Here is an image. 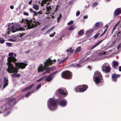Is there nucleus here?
I'll return each mask as SVG.
<instances>
[{"label":"nucleus","mask_w":121,"mask_h":121,"mask_svg":"<svg viewBox=\"0 0 121 121\" xmlns=\"http://www.w3.org/2000/svg\"><path fill=\"white\" fill-rule=\"evenodd\" d=\"M27 26L25 25L24 27L25 29H24L23 27H20V25H17L16 26H13L10 27L8 28L7 30L10 31V30L12 31L13 33L19 30H27L31 29L36 27L38 25H40L39 22L36 21L35 19H33L30 21L27 20L26 21Z\"/></svg>","instance_id":"nucleus-1"},{"label":"nucleus","mask_w":121,"mask_h":121,"mask_svg":"<svg viewBox=\"0 0 121 121\" xmlns=\"http://www.w3.org/2000/svg\"><path fill=\"white\" fill-rule=\"evenodd\" d=\"M8 60L9 64L8 65L7 71L10 73H14L11 74V76L12 77L19 78L21 77V74H20L17 73L18 71L16 68L13 67L11 63L12 62L14 63L15 62H16L17 60V59H15L14 58L9 57Z\"/></svg>","instance_id":"nucleus-2"},{"label":"nucleus","mask_w":121,"mask_h":121,"mask_svg":"<svg viewBox=\"0 0 121 121\" xmlns=\"http://www.w3.org/2000/svg\"><path fill=\"white\" fill-rule=\"evenodd\" d=\"M17 102V99L13 97H10L7 99L6 101V104L1 107L0 113L5 112L7 109H11L16 104Z\"/></svg>","instance_id":"nucleus-3"},{"label":"nucleus","mask_w":121,"mask_h":121,"mask_svg":"<svg viewBox=\"0 0 121 121\" xmlns=\"http://www.w3.org/2000/svg\"><path fill=\"white\" fill-rule=\"evenodd\" d=\"M72 74L69 71H66L63 72L61 74L62 77L66 79H70L72 78Z\"/></svg>","instance_id":"nucleus-4"},{"label":"nucleus","mask_w":121,"mask_h":121,"mask_svg":"<svg viewBox=\"0 0 121 121\" xmlns=\"http://www.w3.org/2000/svg\"><path fill=\"white\" fill-rule=\"evenodd\" d=\"M88 88V86L85 84L78 86L75 88V91L77 92H83L86 91Z\"/></svg>","instance_id":"nucleus-5"},{"label":"nucleus","mask_w":121,"mask_h":121,"mask_svg":"<svg viewBox=\"0 0 121 121\" xmlns=\"http://www.w3.org/2000/svg\"><path fill=\"white\" fill-rule=\"evenodd\" d=\"M53 63L52 60H51L50 58L48 59L47 60L44 62V69L46 71L44 72L42 74L43 75L44 74L46 73H49L48 70L47 69V67L51 65Z\"/></svg>","instance_id":"nucleus-6"},{"label":"nucleus","mask_w":121,"mask_h":121,"mask_svg":"<svg viewBox=\"0 0 121 121\" xmlns=\"http://www.w3.org/2000/svg\"><path fill=\"white\" fill-rule=\"evenodd\" d=\"M57 101L55 99H51L49 103L50 106L48 104V108L51 110H54L55 109L54 108H52V107H56L57 105Z\"/></svg>","instance_id":"nucleus-7"},{"label":"nucleus","mask_w":121,"mask_h":121,"mask_svg":"<svg viewBox=\"0 0 121 121\" xmlns=\"http://www.w3.org/2000/svg\"><path fill=\"white\" fill-rule=\"evenodd\" d=\"M15 64V67L17 68L19 67L21 69H25L26 66L27 65V64L24 62H14Z\"/></svg>","instance_id":"nucleus-8"},{"label":"nucleus","mask_w":121,"mask_h":121,"mask_svg":"<svg viewBox=\"0 0 121 121\" xmlns=\"http://www.w3.org/2000/svg\"><path fill=\"white\" fill-rule=\"evenodd\" d=\"M59 71H56L55 72H53L51 73L48 76L46 77V80L48 82H49L51 81L53 78L54 77H52V76L54 74H55L59 72Z\"/></svg>","instance_id":"nucleus-9"},{"label":"nucleus","mask_w":121,"mask_h":121,"mask_svg":"<svg viewBox=\"0 0 121 121\" xmlns=\"http://www.w3.org/2000/svg\"><path fill=\"white\" fill-rule=\"evenodd\" d=\"M102 69L103 71H105L106 73H108L110 71V67L107 66L105 64H104L102 67Z\"/></svg>","instance_id":"nucleus-10"},{"label":"nucleus","mask_w":121,"mask_h":121,"mask_svg":"<svg viewBox=\"0 0 121 121\" xmlns=\"http://www.w3.org/2000/svg\"><path fill=\"white\" fill-rule=\"evenodd\" d=\"M67 103V100L65 99H63L60 100L58 104L60 106L64 107L66 106Z\"/></svg>","instance_id":"nucleus-11"},{"label":"nucleus","mask_w":121,"mask_h":121,"mask_svg":"<svg viewBox=\"0 0 121 121\" xmlns=\"http://www.w3.org/2000/svg\"><path fill=\"white\" fill-rule=\"evenodd\" d=\"M95 80L94 81L97 84H99L100 82H104L103 78L97 77H95Z\"/></svg>","instance_id":"nucleus-12"},{"label":"nucleus","mask_w":121,"mask_h":121,"mask_svg":"<svg viewBox=\"0 0 121 121\" xmlns=\"http://www.w3.org/2000/svg\"><path fill=\"white\" fill-rule=\"evenodd\" d=\"M120 74H117L115 73H113L112 75V80L114 82H115L117 80V78L120 77Z\"/></svg>","instance_id":"nucleus-13"},{"label":"nucleus","mask_w":121,"mask_h":121,"mask_svg":"<svg viewBox=\"0 0 121 121\" xmlns=\"http://www.w3.org/2000/svg\"><path fill=\"white\" fill-rule=\"evenodd\" d=\"M44 66H43V65L42 64H40L39 66L38 69V71L39 73L41 72H43L44 70Z\"/></svg>","instance_id":"nucleus-14"},{"label":"nucleus","mask_w":121,"mask_h":121,"mask_svg":"<svg viewBox=\"0 0 121 121\" xmlns=\"http://www.w3.org/2000/svg\"><path fill=\"white\" fill-rule=\"evenodd\" d=\"M121 13V9L118 8L115 11L114 15L115 16H117Z\"/></svg>","instance_id":"nucleus-15"},{"label":"nucleus","mask_w":121,"mask_h":121,"mask_svg":"<svg viewBox=\"0 0 121 121\" xmlns=\"http://www.w3.org/2000/svg\"><path fill=\"white\" fill-rule=\"evenodd\" d=\"M4 83L3 84V88H4L6 87L7 86L8 84V80L6 77H4Z\"/></svg>","instance_id":"nucleus-16"},{"label":"nucleus","mask_w":121,"mask_h":121,"mask_svg":"<svg viewBox=\"0 0 121 121\" xmlns=\"http://www.w3.org/2000/svg\"><path fill=\"white\" fill-rule=\"evenodd\" d=\"M105 39H103L100 40L96 43L91 48V49L92 50L95 48L99 44Z\"/></svg>","instance_id":"nucleus-17"},{"label":"nucleus","mask_w":121,"mask_h":121,"mask_svg":"<svg viewBox=\"0 0 121 121\" xmlns=\"http://www.w3.org/2000/svg\"><path fill=\"white\" fill-rule=\"evenodd\" d=\"M112 67L114 69H116L118 65V61H113L112 62Z\"/></svg>","instance_id":"nucleus-18"},{"label":"nucleus","mask_w":121,"mask_h":121,"mask_svg":"<svg viewBox=\"0 0 121 121\" xmlns=\"http://www.w3.org/2000/svg\"><path fill=\"white\" fill-rule=\"evenodd\" d=\"M95 25L96 28L98 29L100 28L103 26V24L99 22L96 23Z\"/></svg>","instance_id":"nucleus-19"},{"label":"nucleus","mask_w":121,"mask_h":121,"mask_svg":"<svg viewBox=\"0 0 121 121\" xmlns=\"http://www.w3.org/2000/svg\"><path fill=\"white\" fill-rule=\"evenodd\" d=\"M58 92L59 94L63 95H65L66 94L64 91L61 89H58Z\"/></svg>","instance_id":"nucleus-20"},{"label":"nucleus","mask_w":121,"mask_h":121,"mask_svg":"<svg viewBox=\"0 0 121 121\" xmlns=\"http://www.w3.org/2000/svg\"><path fill=\"white\" fill-rule=\"evenodd\" d=\"M95 77H97L103 78L101 74L98 71H96L95 73Z\"/></svg>","instance_id":"nucleus-21"},{"label":"nucleus","mask_w":121,"mask_h":121,"mask_svg":"<svg viewBox=\"0 0 121 121\" xmlns=\"http://www.w3.org/2000/svg\"><path fill=\"white\" fill-rule=\"evenodd\" d=\"M47 69L48 70L49 73H50V71H53L55 69V67L54 66H53L51 67H47Z\"/></svg>","instance_id":"nucleus-22"},{"label":"nucleus","mask_w":121,"mask_h":121,"mask_svg":"<svg viewBox=\"0 0 121 121\" xmlns=\"http://www.w3.org/2000/svg\"><path fill=\"white\" fill-rule=\"evenodd\" d=\"M13 54L14 53H12V52H10V53H9V56L10 57H8V58L7 59L8 63H7V66H8V65H9V61L8 60V59H9V57H11L12 58H14L15 59H16L15 57H14L12 56L13 55Z\"/></svg>","instance_id":"nucleus-23"},{"label":"nucleus","mask_w":121,"mask_h":121,"mask_svg":"<svg viewBox=\"0 0 121 121\" xmlns=\"http://www.w3.org/2000/svg\"><path fill=\"white\" fill-rule=\"evenodd\" d=\"M33 8L36 10L37 11L39 9V6L38 5L34 4L33 6Z\"/></svg>","instance_id":"nucleus-24"},{"label":"nucleus","mask_w":121,"mask_h":121,"mask_svg":"<svg viewBox=\"0 0 121 121\" xmlns=\"http://www.w3.org/2000/svg\"><path fill=\"white\" fill-rule=\"evenodd\" d=\"M84 33V30H80L78 32V34L79 35L81 36Z\"/></svg>","instance_id":"nucleus-25"},{"label":"nucleus","mask_w":121,"mask_h":121,"mask_svg":"<svg viewBox=\"0 0 121 121\" xmlns=\"http://www.w3.org/2000/svg\"><path fill=\"white\" fill-rule=\"evenodd\" d=\"M120 22H118L114 26V27L112 31V33H113L115 30L116 29V27L119 24Z\"/></svg>","instance_id":"nucleus-26"},{"label":"nucleus","mask_w":121,"mask_h":121,"mask_svg":"<svg viewBox=\"0 0 121 121\" xmlns=\"http://www.w3.org/2000/svg\"><path fill=\"white\" fill-rule=\"evenodd\" d=\"M46 77V76H44L41 78H40L39 79H37L36 80V82H40L43 80L44 78H45Z\"/></svg>","instance_id":"nucleus-27"},{"label":"nucleus","mask_w":121,"mask_h":121,"mask_svg":"<svg viewBox=\"0 0 121 121\" xmlns=\"http://www.w3.org/2000/svg\"><path fill=\"white\" fill-rule=\"evenodd\" d=\"M81 49V47H79L76 48L75 50V52L76 53L79 52L80 51Z\"/></svg>","instance_id":"nucleus-28"},{"label":"nucleus","mask_w":121,"mask_h":121,"mask_svg":"<svg viewBox=\"0 0 121 121\" xmlns=\"http://www.w3.org/2000/svg\"><path fill=\"white\" fill-rule=\"evenodd\" d=\"M66 51L70 53H72L73 52V50L72 48H70L67 50Z\"/></svg>","instance_id":"nucleus-29"},{"label":"nucleus","mask_w":121,"mask_h":121,"mask_svg":"<svg viewBox=\"0 0 121 121\" xmlns=\"http://www.w3.org/2000/svg\"><path fill=\"white\" fill-rule=\"evenodd\" d=\"M62 17V15L61 14H60L59 15V17L57 18V22H59L61 19Z\"/></svg>","instance_id":"nucleus-30"},{"label":"nucleus","mask_w":121,"mask_h":121,"mask_svg":"<svg viewBox=\"0 0 121 121\" xmlns=\"http://www.w3.org/2000/svg\"><path fill=\"white\" fill-rule=\"evenodd\" d=\"M5 40L3 39L2 37L0 38V43L1 44L5 42Z\"/></svg>","instance_id":"nucleus-31"},{"label":"nucleus","mask_w":121,"mask_h":121,"mask_svg":"<svg viewBox=\"0 0 121 121\" xmlns=\"http://www.w3.org/2000/svg\"><path fill=\"white\" fill-rule=\"evenodd\" d=\"M34 84H32L29 86L26 87V88L27 89V90H29L31 88L34 86Z\"/></svg>","instance_id":"nucleus-32"},{"label":"nucleus","mask_w":121,"mask_h":121,"mask_svg":"<svg viewBox=\"0 0 121 121\" xmlns=\"http://www.w3.org/2000/svg\"><path fill=\"white\" fill-rule=\"evenodd\" d=\"M10 31H7V33H5V35H4L3 34V36H5V37H6V36L8 34H10Z\"/></svg>","instance_id":"nucleus-33"},{"label":"nucleus","mask_w":121,"mask_h":121,"mask_svg":"<svg viewBox=\"0 0 121 121\" xmlns=\"http://www.w3.org/2000/svg\"><path fill=\"white\" fill-rule=\"evenodd\" d=\"M6 44L8 47H11L12 45L11 43L8 42L6 43Z\"/></svg>","instance_id":"nucleus-34"},{"label":"nucleus","mask_w":121,"mask_h":121,"mask_svg":"<svg viewBox=\"0 0 121 121\" xmlns=\"http://www.w3.org/2000/svg\"><path fill=\"white\" fill-rule=\"evenodd\" d=\"M48 26V25H46L45 26H44L42 28L41 30L43 31L45 29H46L47 28Z\"/></svg>","instance_id":"nucleus-35"},{"label":"nucleus","mask_w":121,"mask_h":121,"mask_svg":"<svg viewBox=\"0 0 121 121\" xmlns=\"http://www.w3.org/2000/svg\"><path fill=\"white\" fill-rule=\"evenodd\" d=\"M74 27L73 26H71L69 28L68 30H72L73 29Z\"/></svg>","instance_id":"nucleus-36"},{"label":"nucleus","mask_w":121,"mask_h":121,"mask_svg":"<svg viewBox=\"0 0 121 121\" xmlns=\"http://www.w3.org/2000/svg\"><path fill=\"white\" fill-rule=\"evenodd\" d=\"M98 4V3L97 2H96L94 3L93 4V6L94 7L96 6Z\"/></svg>","instance_id":"nucleus-37"},{"label":"nucleus","mask_w":121,"mask_h":121,"mask_svg":"<svg viewBox=\"0 0 121 121\" xmlns=\"http://www.w3.org/2000/svg\"><path fill=\"white\" fill-rule=\"evenodd\" d=\"M56 34V32H53V33L52 34H50L49 35V36L50 37H53Z\"/></svg>","instance_id":"nucleus-38"},{"label":"nucleus","mask_w":121,"mask_h":121,"mask_svg":"<svg viewBox=\"0 0 121 121\" xmlns=\"http://www.w3.org/2000/svg\"><path fill=\"white\" fill-rule=\"evenodd\" d=\"M51 9V6H50L49 7H47V11L48 12Z\"/></svg>","instance_id":"nucleus-39"},{"label":"nucleus","mask_w":121,"mask_h":121,"mask_svg":"<svg viewBox=\"0 0 121 121\" xmlns=\"http://www.w3.org/2000/svg\"><path fill=\"white\" fill-rule=\"evenodd\" d=\"M73 23V21H70L68 22L67 23V25H70L72 24Z\"/></svg>","instance_id":"nucleus-40"},{"label":"nucleus","mask_w":121,"mask_h":121,"mask_svg":"<svg viewBox=\"0 0 121 121\" xmlns=\"http://www.w3.org/2000/svg\"><path fill=\"white\" fill-rule=\"evenodd\" d=\"M105 28H106V29L104 30V32H103L104 34L105 33L108 29V26H105Z\"/></svg>","instance_id":"nucleus-41"},{"label":"nucleus","mask_w":121,"mask_h":121,"mask_svg":"<svg viewBox=\"0 0 121 121\" xmlns=\"http://www.w3.org/2000/svg\"><path fill=\"white\" fill-rule=\"evenodd\" d=\"M116 41L117 40L116 39H114L112 43V45H114L116 43Z\"/></svg>","instance_id":"nucleus-42"},{"label":"nucleus","mask_w":121,"mask_h":121,"mask_svg":"<svg viewBox=\"0 0 121 121\" xmlns=\"http://www.w3.org/2000/svg\"><path fill=\"white\" fill-rule=\"evenodd\" d=\"M11 111H8L7 113L6 114H5L4 115V116H5L6 115H8L10 112Z\"/></svg>","instance_id":"nucleus-43"},{"label":"nucleus","mask_w":121,"mask_h":121,"mask_svg":"<svg viewBox=\"0 0 121 121\" xmlns=\"http://www.w3.org/2000/svg\"><path fill=\"white\" fill-rule=\"evenodd\" d=\"M54 28V26H53L51 28L49 29L48 31V32H49L51 31Z\"/></svg>","instance_id":"nucleus-44"},{"label":"nucleus","mask_w":121,"mask_h":121,"mask_svg":"<svg viewBox=\"0 0 121 121\" xmlns=\"http://www.w3.org/2000/svg\"><path fill=\"white\" fill-rule=\"evenodd\" d=\"M67 59V58H65V59H64L63 60H62V61H60L59 63V64H60L62 62H64V61H65V60H66Z\"/></svg>","instance_id":"nucleus-45"},{"label":"nucleus","mask_w":121,"mask_h":121,"mask_svg":"<svg viewBox=\"0 0 121 121\" xmlns=\"http://www.w3.org/2000/svg\"><path fill=\"white\" fill-rule=\"evenodd\" d=\"M67 59V58H65V59H64L63 60H62V61H60L59 63V64H60L62 62H64V61H65V60H66Z\"/></svg>","instance_id":"nucleus-46"},{"label":"nucleus","mask_w":121,"mask_h":121,"mask_svg":"<svg viewBox=\"0 0 121 121\" xmlns=\"http://www.w3.org/2000/svg\"><path fill=\"white\" fill-rule=\"evenodd\" d=\"M8 40L9 41H12V42H14L15 41V39H8Z\"/></svg>","instance_id":"nucleus-47"},{"label":"nucleus","mask_w":121,"mask_h":121,"mask_svg":"<svg viewBox=\"0 0 121 121\" xmlns=\"http://www.w3.org/2000/svg\"><path fill=\"white\" fill-rule=\"evenodd\" d=\"M33 13H34V15H38L37 12L35 11H34Z\"/></svg>","instance_id":"nucleus-48"},{"label":"nucleus","mask_w":121,"mask_h":121,"mask_svg":"<svg viewBox=\"0 0 121 121\" xmlns=\"http://www.w3.org/2000/svg\"><path fill=\"white\" fill-rule=\"evenodd\" d=\"M41 87V84H40L39 85L37 86V89H39V88Z\"/></svg>","instance_id":"nucleus-49"},{"label":"nucleus","mask_w":121,"mask_h":121,"mask_svg":"<svg viewBox=\"0 0 121 121\" xmlns=\"http://www.w3.org/2000/svg\"><path fill=\"white\" fill-rule=\"evenodd\" d=\"M80 14V12L79 11H78L76 13V15L77 16H78Z\"/></svg>","instance_id":"nucleus-50"},{"label":"nucleus","mask_w":121,"mask_h":121,"mask_svg":"<svg viewBox=\"0 0 121 121\" xmlns=\"http://www.w3.org/2000/svg\"><path fill=\"white\" fill-rule=\"evenodd\" d=\"M98 34H96L94 36V37L95 38H97L99 36Z\"/></svg>","instance_id":"nucleus-51"},{"label":"nucleus","mask_w":121,"mask_h":121,"mask_svg":"<svg viewBox=\"0 0 121 121\" xmlns=\"http://www.w3.org/2000/svg\"><path fill=\"white\" fill-rule=\"evenodd\" d=\"M23 14L26 16H28L29 15V13L27 12H24V13Z\"/></svg>","instance_id":"nucleus-52"},{"label":"nucleus","mask_w":121,"mask_h":121,"mask_svg":"<svg viewBox=\"0 0 121 121\" xmlns=\"http://www.w3.org/2000/svg\"><path fill=\"white\" fill-rule=\"evenodd\" d=\"M106 53V52H102L100 54V55H103L105 54Z\"/></svg>","instance_id":"nucleus-53"},{"label":"nucleus","mask_w":121,"mask_h":121,"mask_svg":"<svg viewBox=\"0 0 121 121\" xmlns=\"http://www.w3.org/2000/svg\"><path fill=\"white\" fill-rule=\"evenodd\" d=\"M27 89L26 87L25 88H24V89H23L22 90V92H24L26 91H27Z\"/></svg>","instance_id":"nucleus-54"},{"label":"nucleus","mask_w":121,"mask_h":121,"mask_svg":"<svg viewBox=\"0 0 121 121\" xmlns=\"http://www.w3.org/2000/svg\"><path fill=\"white\" fill-rule=\"evenodd\" d=\"M30 92H28L26 94V95H25V97H26L27 96H28L30 94Z\"/></svg>","instance_id":"nucleus-55"},{"label":"nucleus","mask_w":121,"mask_h":121,"mask_svg":"<svg viewBox=\"0 0 121 121\" xmlns=\"http://www.w3.org/2000/svg\"><path fill=\"white\" fill-rule=\"evenodd\" d=\"M14 6L13 5H11L10 6V8L11 9H14Z\"/></svg>","instance_id":"nucleus-56"},{"label":"nucleus","mask_w":121,"mask_h":121,"mask_svg":"<svg viewBox=\"0 0 121 121\" xmlns=\"http://www.w3.org/2000/svg\"><path fill=\"white\" fill-rule=\"evenodd\" d=\"M88 17V16L87 15H85L83 17V18L84 19H86Z\"/></svg>","instance_id":"nucleus-57"},{"label":"nucleus","mask_w":121,"mask_h":121,"mask_svg":"<svg viewBox=\"0 0 121 121\" xmlns=\"http://www.w3.org/2000/svg\"><path fill=\"white\" fill-rule=\"evenodd\" d=\"M76 67H80V65L79 64H77L76 65Z\"/></svg>","instance_id":"nucleus-58"},{"label":"nucleus","mask_w":121,"mask_h":121,"mask_svg":"<svg viewBox=\"0 0 121 121\" xmlns=\"http://www.w3.org/2000/svg\"><path fill=\"white\" fill-rule=\"evenodd\" d=\"M30 12H34V10H33V9H30Z\"/></svg>","instance_id":"nucleus-59"},{"label":"nucleus","mask_w":121,"mask_h":121,"mask_svg":"<svg viewBox=\"0 0 121 121\" xmlns=\"http://www.w3.org/2000/svg\"><path fill=\"white\" fill-rule=\"evenodd\" d=\"M32 2V0H31L29 2V4H31Z\"/></svg>","instance_id":"nucleus-60"},{"label":"nucleus","mask_w":121,"mask_h":121,"mask_svg":"<svg viewBox=\"0 0 121 121\" xmlns=\"http://www.w3.org/2000/svg\"><path fill=\"white\" fill-rule=\"evenodd\" d=\"M119 71H121V66H120L119 67Z\"/></svg>","instance_id":"nucleus-61"},{"label":"nucleus","mask_w":121,"mask_h":121,"mask_svg":"<svg viewBox=\"0 0 121 121\" xmlns=\"http://www.w3.org/2000/svg\"><path fill=\"white\" fill-rule=\"evenodd\" d=\"M30 52V51L29 50L27 52H25L26 53H26H29V52Z\"/></svg>","instance_id":"nucleus-62"},{"label":"nucleus","mask_w":121,"mask_h":121,"mask_svg":"<svg viewBox=\"0 0 121 121\" xmlns=\"http://www.w3.org/2000/svg\"><path fill=\"white\" fill-rule=\"evenodd\" d=\"M104 34L103 33L101 35H100V36L99 37H101V36H102Z\"/></svg>","instance_id":"nucleus-63"},{"label":"nucleus","mask_w":121,"mask_h":121,"mask_svg":"<svg viewBox=\"0 0 121 121\" xmlns=\"http://www.w3.org/2000/svg\"><path fill=\"white\" fill-rule=\"evenodd\" d=\"M49 32H48V31H47L44 34V35H45L46 34H47V33H48Z\"/></svg>","instance_id":"nucleus-64"}]
</instances>
